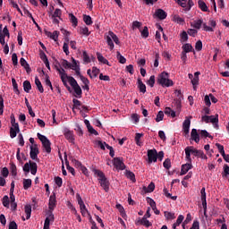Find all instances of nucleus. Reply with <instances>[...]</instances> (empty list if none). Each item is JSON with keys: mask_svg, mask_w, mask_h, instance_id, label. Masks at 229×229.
<instances>
[{"mask_svg": "<svg viewBox=\"0 0 229 229\" xmlns=\"http://www.w3.org/2000/svg\"><path fill=\"white\" fill-rule=\"evenodd\" d=\"M57 72H59L64 87H67L68 90H71L72 87L74 90L75 98H81V87H80V84H78L76 79H74V77L67 75V72H65V70L64 68H57ZM67 81L70 83L71 87L67 86Z\"/></svg>", "mask_w": 229, "mask_h": 229, "instance_id": "f257e3e1", "label": "nucleus"}, {"mask_svg": "<svg viewBox=\"0 0 229 229\" xmlns=\"http://www.w3.org/2000/svg\"><path fill=\"white\" fill-rule=\"evenodd\" d=\"M184 151L186 155V160L188 162H192L191 155H193L194 157H199V158H202V160H207V158H208L202 150H198L192 146L186 147Z\"/></svg>", "mask_w": 229, "mask_h": 229, "instance_id": "f03ea898", "label": "nucleus"}, {"mask_svg": "<svg viewBox=\"0 0 229 229\" xmlns=\"http://www.w3.org/2000/svg\"><path fill=\"white\" fill-rule=\"evenodd\" d=\"M93 173H94L95 176H97L98 178L100 186L104 189V191L106 192H108V191L110 189V182L105 176V174L102 171L98 170V169H93Z\"/></svg>", "mask_w": 229, "mask_h": 229, "instance_id": "7ed1b4c3", "label": "nucleus"}, {"mask_svg": "<svg viewBox=\"0 0 229 229\" xmlns=\"http://www.w3.org/2000/svg\"><path fill=\"white\" fill-rule=\"evenodd\" d=\"M157 83L158 85H161V87H173L174 85V82H173V80L169 79V73L163 72L157 76Z\"/></svg>", "mask_w": 229, "mask_h": 229, "instance_id": "20e7f679", "label": "nucleus"}, {"mask_svg": "<svg viewBox=\"0 0 229 229\" xmlns=\"http://www.w3.org/2000/svg\"><path fill=\"white\" fill-rule=\"evenodd\" d=\"M106 44L107 46H109V49L111 51H113L114 46V44H116L117 46H119V44H121V42L119 41V38L117 37V35H115V33L109 31L107 33V36L106 38Z\"/></svg>", "mask_w": 229, "mask_h": 229, "instance_id": "39448f33", "label": "nucleus"}, {"mask_svg": "<svg viewBox=\"0 0 229 229\" xmlns=\"http://www.w3.org/2000/svg\"><path fill=\"white\" fill-rule=\"evenodd\" d=\"M38 139L40 140L42 147L44 148V150L47 153H51V141L45 135L40 134L39 132L37 133Z\"/></svg>", "mask_w": 229, "mask_h": 229, "instance_id": "423d86ee", "label": "nucleus"}, {"mask_svg": "<svg viewBox=\"0 0 229 229\" xmlns=\"http://www.w3.org/2000/svg\"><path fill=\"white\" fill-rule=\"evenodd\" d=\"M201 121L203 123H212V124H215L216 128H219V125L217 124L219 123V115L216 114V115H203L201 118Z\"/></svg>", "mask_w": 229, "mask_h": 229, "instance_id": "0eeeda50", "label": "nucleus"}, {"mask_svg": "<svg viewBox=\"0 0 229 229\" xmlns=\"http://www.w3.org/2000/svg\"><path fill=\"white\" fill-rule=\"evenodd\" d=\"M37 163L30 161L23 165V171L27 174L30 171L31 174L35 175L37 174Z\"/></svg>", "mask_w": 229, "mask_h": 229, "instance_id": "6e6552de", "label": "nucleus"}, {"mask_svg": "<svg viewBox=\"0 0 229 229\" xmlns=\"http://www.w3.org/2000/svg\"><path fill=\"white\" fill-rule=\"evenodd\" d=\"M77 201L81 208V214L84 217H87V216H90V213H89V210L87 209V207L85 206V202H83V199L78 194L77 195Z\"/></svg>", "mask_w": 229, "mask_h": 229, "instance_id": "1a4fd4ad", "label": "nucleus"}, {"mask_svg": "<svg viewBox=\"0 0 229 229\" xmlns=\"http://www.w3.org/2000/svg\"><path fill=\"white\" fill-rule=\"evenodd\" d=\"M114 166L115 169H118L119 171H124L126 169V166L124 165V163L123 162V158L121 157H114L113 161Z\"/></svg>", "mask_w": 229, "mask_h": 229, "instance_id": "9d476101", "label": "nucleus"}, {"mask_svg": "<svg viewBox=\"0 0 229 229\" xmlns=\"http://www.w3.org/2000/svg\"><path fill=\"white\" fill-rule=\"evenodd\" d=\"M72 71H75L77 76H80V61H76L74 57H72V63H70V68Z\"/></svg>", "mask_w": 229, "mask_h": 229, "instance_id": "9b49d317", "label": "nucleus"}, {"mask_svg": "<svg viewBox=\"0 0 229 229\" xmlns=\"http://www.w3.org/2000/svg\"><path fill=\"white\" fill-rule=\"evenodd\" d=\"M64 135L66 140H68L72 144H74V131H70L69 128H64Z\"/></svg>", "mask_w": 229, "mask_h": 229, "instance_id": "f8f14e48", "label": "nucleus"}, {"mask_svg": "<svg viewBox=\"0 0 229 229\" xmlns=\"http://www.w3.org/2000/svg\"><path fill=\"white\" fill-rule=\"evenodd\" d=\"M191 119H192V116H187L182 123V130L185 135H189L191 130Z\"/></svg>", "mask_w": 229, "mask_h": 229, "instance_id": "ddd939ff", "label": "nucleus"}, {"mask_svg": "<svg viewBox=\"0 0 229 229\" xmlns=\"http://www.w3.org/2000/svg\"><path fill=\"white\" fill-rule=\"evenodd\" d=\"M38 147L37 146V144L31 145L30 146V158L32 160H37L38 157Z\"/></svg>", "mask_w": 229, "mask_h": 229, "instance_id": "4468645a", "label": "nucleus"}, {"mask_svg": "<svg viewBox=\"0 0 229 229\" xmlns=\"http://www.w3.org/2000/svg\"><path fill=\"white\" fill-rule=\"evenodd\" d=\"M148 164H153V162H157V149L148 150Z\"/></svg>", "mask_w": 229, "mask_h": 229, "instance_id": "2eb2a0df", "label": "nucleus"}, {"mask_svg": "<svg viewBox=\"0 0 229 229\" xmlns=\"http://www.w3.org/2000/svg\"><path fill=\"white\" fill-rule=\"evenodd\" d=\"M216 26H217V23L210 19L209 20V26L207 25V23H203V30L204 31H214V28H216Z\"/></svg>", "mask_w": 229, "mask_h": 229, "instance_id": "dca6fc26", "label": "nucleus"}, {"mask_svg": "<svg viewBox=\"0 0 229 229\" xmlns=\"http://www.w3.org/2000/svg\"><path fill=\"white\" fill-rule=\"evenodd\" d=\"M54 221H55V215H53V213H50L45 219L43 229H49L51 223H54Z\"/></svg>", "mask_w": 229, "mask_h": 229, "instance_id": "f3484780", "label": "nucleus"}, {"mask_svg": "<svg viewBox=\"0 0 229 229\" xmlns=\"http://www.w3.org/2000/svg\"><path fill=\"white\" fill-rule=\"evenodd\" d=\"M87 74L89 76V78H91V80H94V78H98L99 69L98 67H93L92 70L89 69L87 71Z\"/></svg>", "mask_w": 229, "mask_h": 229, "instance_id": "a211bd4d", "label": "nucleus"}, {"mask_svg": "<svg viewBox=\"0 0 229 229\" xmlns=\"http://www.w3.org/2000/svg\"><path fill=\"white\" fill-rule=\"evenodd\" d=\"M155 17H157V19H160L161 21H164L167 17V13L162 9H157L155 12Z\"/></svg>", "mask_w": 229, "mask_h": 229, "instance_id": "6ab92c4d", "label": "nucleus"}, {"mask_svg": "<svg viewBox=\"0 0 229 229\" xmlns=\"http://www.w3.org/2000/svg\"><path fill=\"white\" fill-rule=\"evenodd\" d=\"M191 169H192V164H191V162L182 165L181 168V175L183 176V174H187Z\"/></svg>", "mask_w": 229, "mask_h": 229, "instance_id": "aec40b11", "label": "nucleus"}, {"mask_svg": "<svg viewBox=\"0 0 229 229\" xmlns=\"http://www.w3.org/2000/svg\"><path fill=\"white\" fill-rule=\"evenodd\" d=\"M55 207H56V196L53 194L49 198L48 208L50 210H55Z\"/></svg>", "mask_w": 229, "mask_h": 229, "instance_id": "412c9836", "label": "nucleus"}, {"mask_svg": "<svg viewBox=\"0 0 229 229\" xmlns=\"http://www.w3.org/2000/svg\"><path fill=\"white\" fill-rule=\"evenodd\" d=\"M191 139L194 140L196 144L199 143V133H198V130L192 129L191 132Z\"/></svg>", "mask_w": 229, "mask_h": 229, "instance_id": "4be33fe9", "label": "nucleus"}, {"mask_svg": "<svg viewBox=\"0 0 229 229\" xmlns=\"http://www.w3.org/2000/svg\"><path fill=\"white\" fill-rule=\"evenodd\" d=\"M203 20L199 19L195 20L191 23V28H194L195 30H201V26H203Z\"/></svg>", "mask_w": 229, "mask_h": 229, "instance_id": "5701e85b", "label": "nucleus"}, {"mask_svg": "<svg viewBox=\"0 0 229 229\" xmlns=\"http://www.w3.org/2000/svg\"><path fill=\"white\" fill-rule=\"evenodd\" d=\"M19 131H21V129L19 128V126H12L10 128L11 139H15V137H17V134L19 133Z\"/></svg>", "mask_w": 229, "mask_h": 229, "instance_id": "b1692460", "label": "nucleus"}, {"mask_svg": "<svg viewBox=\"0 0 229 229\" xmlns=\"http://www.w3.org/2000/svg\"><path fill=\"white\" fill-rule=\"evenodd\" d=\"M198 4L201 12H210V10H208V6L203 0H199Z\"/></svg>", "mask_w": 229, "mask_h": 229, "instance_id": "393cba45", "label": "nucleus"}, {"mask_svg": "<svg viewBox=\"0 0 229 229\" xmlns=\"http://www.w3.org/2000/svg\"><path fill=\"white\" fill-rule=\"evenodd\" d=\"M9 201H11V210H17V202H15V195L10 194Z\"/></svg>", "mask_w": 229, "mask_h": 229, "instance_id": "a878e982", "label": "nucleus"}, {"mask_svg": "<svg viewBox=\"0 0 229 229\" xmlns=\"http://www.w3.org/2000/svg\"><path fill=\"white\" fill-rule=\"evenodd\" d=\"M97 58L98 62H100V64H104L105 65H110L108 60L105 58V56H103L101 53H97Z\"/></svg>", "mask_w": 229, "mask_h": 229, "instance_id": "bb28decb", "label": "nucleus"}, {"mask_svg": "<svg viewBox=\"0 0 229 229\" xmlns=\"http://www.w3.org/2000/svg\"><path fill=\"white\" fill-rule=\"evenodd\" d=\"M10 197H8V195H4L2 199V204L4 207H5V208H10Z\"/></svg>", "mask_w": 229, "mask_h": 229, "instance_id": "cd10ccee", "label": "nucleus"}, {"mask_svg": "<svg viewBox=\"0 0 229 229\" xmlns=\"http://www.w3.org/2000/svg\"><path fill=\"white\" fill-rule=\"evenodd\" d=\"M35 85L37 86L38 90H39L41 94L44 93V87L42 86V82H40L38 77L35 78Z\"/></svg>", "mask_w": 229, "mask_h": 229, "instance_id": "c85d7f7f", "label": "nucleus"}, {"mask_svg": "<svg viewBox=\"0 0 229 229\" xmlns=\"http://www.w3.org/2000/svg\"><path fill=\"white\" fill-rule=\"evenodd\" d=\"M116 208L120 212L121 216L123 217V219H126V211H124V208L121 204H116Z\"/></svg>", "mask_w": 229, "mask_h": 229, "instance_id": "c756f323", "label": "nucleus"}, {"mask_svg": "<svg viewBox=\"0 0 229 229\" xmlns=\"http://www.w3.org/2000/svg\"><path fill=\"white\" fill-rule=\"evenodd\" d=\"M138 88L140 89V92H142V94H146V84L142 83V81L140 79H138Z\"/></svg>", "mask_w": 229, "mask_h": 229, "instance_id": "7c9ffc66", "label": "nucleus"}, {"mask_svg": "<svg viewBox=\"0 0 229 229\" xmlns=\"http://www.w3.org/2000/svg\"><path fill=\"white\" fill-rule=\"evenodd\" d=\"M142 137H144V133H136L135 135V142L137 144V146H142V141L140 140V139H142Z\"/></svg>", "mask_w": 229, "mask_h": 229, "instance_id": "2f4dec72", "label": "nucleus"}, {"mask_svg": "<svg viewBox=\"0 0 229 229\" xmlns=\"http://www.w3.org/2000/svg\"><path fill=\"white\" fill-rule=\"evenodd\" d=\"M69 18H70V21L72 22L73 28H76V26H78V18H76V16H74V14H72V13L69 14Z\"/></svg>", "mask_w": 229, "mask_h": 229, "instance_id": "473e14b6", "label": "nucleus"}, {"mask_svg": "<svg viewBox=\"0 0 229 229\" xmlns=\"http://www.w3.org/2000/svg\"><path fill=\"white\" fill-rule=\"evenodd\" d=\"M20 64H21V67H24V69H26L27 72H29V71H30V64H28L26 59H24V57L21 58Z\"/></svg>", "mask_w": 229, "mask_h": 229, "instance_id": "72a5a7b5", "label": "nucleus"}, {"mask_svg": "<svg viewBox=\"0 0 229 229\" xmlns=\"http://www.w3.org/2000/svg\"><path fill=\"white\" fill-rule=\"evenodd\" d=\"M125 176L129 180H131L133 183H135V182H137V180L135 179V174H133L131 171H126Z\"/></svg>", "mask_w": 229, "mask_h": 229, "instance_id": "f704fd0d", "label": "nucleus"}, {"mask_svg": "<svg viewBox=\"0 0 229 229\" xmlns=\"http://www.w3.org/2000/svg\"><path fill=\"white\" fill-rule=\"evenodd\" d=\"M64 159H65V164H66V169L69 171V173H71V174H72V176H74L75 172L74 169L69 165V161H67V155H64Z\"/></svg>", "mask_w": 229, "mask_h": 229, "instance_id": "c9c22d12", "label": "nucleus"}, {"mask_svg": "<svg viewBox=\"0 0 229 229\" xmlns=\"http://www.w3.org/2000/svg\"><path fill=\"white\" fill-rule=\"evenodd\" d=\"M31 179H23V189L28 191L31 187Z\"/></svg>", "mask_w": 229, "mask_h": 229, "instance_id": "e433bc0d", "label": "nucleus"}, {"mask_svg": "<svg viewBox=\"0 0 229 229\" xmlns=\"http://www.w3.org/2000/svg\"><path fill=\"white\" fill-rule=\"evenodd\" d=\"M191 51H192V45L186 43L182 46L183 53H191Z\"/></svg>", "mask_w": 229, "mask_h": 229, "instance_id": "4c0bfd02", "label": "nucleus"}, {"mask_svg": "<svg viewBox=\"0 0 229 229\" xmlns=\"http://www.w3.org/2000/svg\"><path fill=\"white\" fill-rule=\"evenodd\" d=\"M26 219H30L31 217V205H26L24 208Z\"/></svg>", "mask_w": 229, "mask_h": 229, "instance_id": "58836bf2", "label": "nucleus"}, {"mask_svg": "<svg viewBox=\"0 0 229 229\" xmlns=\"http://www.w3.org/2000/svg\"><path fill=\"white\" fill-rule=\"evenodd\" d=\"M164 214H165V219L167 220H173L176 218V216L173 212L165 211Z\"/></svg>", "mask_w": 229, "mask_h": 229, "instance_id": "ea45409f", "label": "nucleus"}, {"mask_svg": "<svg viewBox=\"0 0 229 229\" xmlns=\"http://www.w3.org/2000/svg\"><path fill=\"white\" fill-rule=\"evenodd\" d=\"M23 89L28 93L31 90V82L30 81H25L23 82Z\"/></svg>", "mask_w": 229, "mask_h": 229, "instance_id": "a19ab883", "label": "nucleus"}, {"mask_svg": "<svg viewBox=\"0 0 229 229\" xmlns=\"http://www.w3.org/2000/svg\"><path fill=\"white\" fill-rule=\"evenodd\" d=\"M165 115H171V117H176V112L171 109V107H166L165 109Z\"/></svg>", "mask_w": 229, "mask_h": 229, "instance_id": "79ce46f5", "label": "nucleus"}, {"mask_svg": "<svg viewBox=\"0 0 229 229\" xmlns=\"http://www.w3.org/2000/svg\"><path fill=\"white\" fill-rule=\"evenodd\" d=\"M83 21L85 22V24H87V26H90L92 24V17L85 14L83 16Z\"/></svg>", "mask_w": 229, "mask_h": 229, "instance_id": "37998d69", "label": "nucleus"}, {"mask_svg": "<svg viewBox=\"0 0 229 229\" xmlns=\"http://www.w3.org/2000/svg\"><path fill=\"white\" fill-rule=\"evenodd\" d=\"M80 34L85 35V37H89V35H90V31H89V29L87 27H81Z\"/></svg>", "mask_w": 229, "mask_h": 229, "instance_id": "c03bdc74", "label": "nucleus"}, {"mask_svg": "<svg viewBox=\"0 0 229 229\" xmlns=\"http://www.w3.org/2000/svg\"><path fill=\"white\" fill-rule=\"evenodd\" d=\"M191 85L193 86V90H196L198 85H199V77H194L191 80Z\"/></svg>", "mask_w": 229, "mask_h": 229, "instance_id": "a18cd8bd", "label": "nucleus"}, {"mask_svg": "<svg viewBox=\"0 0 229 229\" xmlns=\"http://www.w3.org/2000/svg\"><path fill=\"white\" fill-rule=\"evenodd\" d=\"M116 58L120 64H126V58L121 55V52L116 53Z\"/></svg>", "mask_w": 229, "mask_h": 229, "instance_id": "49530a36", "label": "nucleus"}, {"mask_svg": "<svg viewBox=\"0 0 229 229\" xmlns=\"http://www.w3.org/2000/svg\"><path fill=\"white\" fill-rule=\"evenodd\" d=\"M163 192H164V194H165V196L166 198H170V199H173L174 201H175V199L178 198V197H176V196L171 195V193H169V191H167V189H165V188L163 190Z\"/></svg>", "mask_w": 229, "mask_h": 229, "instance_id": "de8ad7c7", "label": "nucleus"}, {"mask_svg": "<svg viewBox=\"0 0 229 229\" xmlns=\"http://www.w3.org/2000/svg\"><path fill=\"white\" fill-rule=\"evenodd\" d=\"M189 40V33L186 31H182L181 33V42H187Z\"/></svg>", "mask_w": 229, "mask_h": 229, "instance_id": "09e8293b", "label": "nucleus"}, {"mask_svg": "<svg viewBox=\"0 0 229 229\" xmlns=\"http://www.w3.org/2000/svg\"><path fill=\"white\" fill-rule=\"evenodd\" d=\"M183 219H185V216L183 215H180L176 220V223L174 224V227L180 226L181 223H183Z\"/></svg>", "mask_w": 229, "mask_h": 229, "instance_id": "8fccbe9b", "label": "nucleus"}, {"mask_svg": "<svg viewBox=\"0 0 229 229\" xmlns=\"http://www.w3.org/2000/svg\"><path fill=\"white\" fill-rule=\"evenodd\" d=\"M143 226H146V228H149V226H151V222H149V220H148V218L146 217V216H144L142 217V224Z\"/></svg>", "mask_w": 229, "mask_h": 229, "instance_id": "3c124183", "label": "nucleus"}, {"mask_svg": "<svg viewBox=\"0 0 229 229\" xmlns=\"http://www.w3.org/2000/svg\"><path fill=\"white\" fill-rule=\"evenodd\" d=\"M0 35L3 37H7V38H10V31L8 30V27H4L3 31L0 30Z\"/></svg>", "mask_w": 229, "mask_h": 229, "instance_id": "603ef678", "label": "nucleus"}, {"mask_svg": "<svg viewBox=\"0 0 229 229\" xmlns=\"http://www.w3.org/2000/svg\"><path fill=\"white\" fill-rule=\"evenodd\" d=\"M174 22H177V24H183L185 22V20L179 15H174Z\"/></svg>", "mask_w": 229, "mask_h": 229, "instance_id": "864d4df0", "label": "nucleus"}, {"mask_svg": "<svg viewBox=\"0 0 229 229\" xmlns=\"http://www.w3.org/2000/svg\"><path fill=\"white\" fill-rule=\"evenodd\" d=\"M160 121H164V112L159 111L156 117V123H160Z\"/></svg>", "mask_w": 229, "mask_h": 229, "instance_id": "5fc2aeb1", "label": "nucleus"}, {"mask_svg": "<svg viewBox=\"0 0 229 229\" xmlns=\"http://www.w3.org/2000/svg\"><path fill=\"white\" fill-rule=\"evenodd\" d=\"M82 58L85 64H90V57L89 56V54H87L86 51L82 53Z\"/></svg>", "mask_w": 229, "mask_h": 229, "instance_id": "6e6d98bb", "label": "nucleus"}, {"mask_svg": "<svg viewBox=\"0 0 229 229\" xmlns=\"http://www.w3.org/2000/svg\"><path fill=\"white\" fill-rule=\"evenodd\" d=\"M140 33L143 38H148L149 37V31L148 30V27H144V29L140 31Z\"/></svg>", "mask_w": 229, "mask_h": 229, "instance_id": "4d7b16f0", "label": "nucleus"}, {"mask_svg": "<svg viewBox=\"0 0 229 229\" xmlns=\"http://www.w3.org/2000/svg\"><path fill=\"white\" fill-rule=\"evenodd\" d=\"M12 83H13V89L16 94H19V86L17 85V81L15 79H12Z\"/></svg>", "mask_w": 229, "mask_h": 229, "instance_id": "13d9d810", "label": "nucleus"}, {"mask_svg": "<svg viewBox=\"0 0 229 229\" xmlns=\"http://www.w3.org/2000/svg\"><path fill=\"white\" fill-rule=\"evenodd\" d=\"M147 202L148 203V205H150L151 208H156L157 207V202H155V200L149 197L147 198Z\"/></svg>", "mask_w": 229, "mask_h": 229, "instance_id": "bf43d9fd", "label": "nucleus"}, {"mask_svg": "<svg viewBox=\"0 0 229 229\" xmlns=\"http://www.w3.org/2000/svg\"><path fill=\"white\" fill-rule=\"evenodd\" d=\"M144 189H145L146 192H153V191H155V183L150 182L148 184V186L147 188L144 187Z\"/></svg>", "mask_w": 229, "mask_h": 229, "instance_id": "052dcab7", "label": "nucleus"}, {"mask_svg": "<svg viewBox=\"0 0 229 229\" xmlns=\"http://www.w3.org/2000/svg\"><path fill=\"white\" fill-rule=\"evenodd\" d=\"M188 35H190V37H196V35H198V30L197 29H189L187 30Z\"/></svg>", "mask_w": 229, "mask_h": 229, "instance_id": "680f3d73", "label": "nucleus"}, {"mask_svg": "<svg viewBox=\"0 0 229 229\" xmlns=\"http://www.w3.org/2000/svg\"><path fill=\"white\" fill-rule=\"evenodd\" d=\"M140 119V116H139V114H133L131 116V120L132 121V123H134V124H137V123H139Z\"/></svg>", "mask_w": 229, "mask_h": 229, "instance_id": "e2e57ef3", "label": "nucleus"}, {"mask_svg": "<svg viewBox=\"0 0 229 229\" xmlns=\"http://www.w3.org/2000/svg\"><path fill=\"white\" fill-rule=\"evenodd\" d=\"M52 17H57L58 19H62V10L55 9L54 13L52 14Z\"/></svg>", "mask_w": 229, "mask_h": 229, "instance_id": "0e129e2a", "label": "nucleus"}, {"mask_svg": "<svg viewBox=\"0 0 229 229\" xmlns=\"http://www.w3.org/2000/svg\"><path fill=\"white\" fill-rule=\"evenodd\" d=\"M195 49L196 51H201V49H203V42H201V40L196 42Z\"/></svg>", "mask_w": 229, "mask_h": 229, "instance_id": "69168bd1", "label": "nucleus"}, {"mask_svg": "<svg viewBox=\"0 0 229 229\" xmlns=\"http://www.w3.org/2000/svg\"><path fill=\"white\" fill-rule=\"evenodd\" d=\"M147 84H148L149 87H151V88L155 87V75H151V76H150V78H149V80L148 81Z\"/></svg>", "mask_w": 229, "mask_h": 229, "instance_id": "338daca9", "label": "nucleus"}, {"mask_svg": "<svg viewBox=\"0 0 229 229\" xmlns=\"http://www.w3.org/2000/svg\"><path fill=\"white\" fill-rule=\"evenodd\" d=\"M223 176H229V166H228V165H224Z\"/></svg>", "mask_w": 229, "mask_h": 229, "instance_id": "774afa93", "label": "nucleus"}]
</instances>
